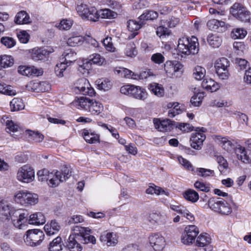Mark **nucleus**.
I'll return each instance as SVG.
<instances>
[{
  "instance_id": "09e8293b",
  "label": "nucleus",
  "mask_w": 251,
  "mask_h": 251,
  "mask_svg": "<svg viewBox=\"0 0 251 251\" xmlns=\"http://www.w3.org/2000/svg\"><path fill=\"white\" fill-rule=\"evenodd\" d=\"M148 194L152 195L155 194L157 195L160 194H165L166 196L169 195V193L166 192L162 188L154 185V186H150L146 191Z\"/></svg>"
},
{
  "instance_id": "39448f33",
  "label": "nucleus",
  "mask_w": 251,
  "mask_h": 251,
  "mask_svg": "<svg viewBox=\"0 0 251 251\" xmlns=\"http://www.w3.org/2000/svg\"><path fill=\"white\" fill-rule=\"evenodd\" d=\"M209 207L214 212L222 215H228L232 212L229 203L221 198H212L208 201Z\"/></svg>"
},
{
  "instance_id": "5701e85b",
  "label": "nucleus",
  "mask_w": 251,
  "mask_h": 251,
  "mask_svg": "<svg viewBox=\"0 0 251 251\" xmlns=\"http://www.w3.org/2000/svg\"><path fill=\"white\" fill-rule=\"evenodd\" d=\"M61 173L58 171H52L50 172V179L49 185L50 187H55L58 185L61 182H63Z\"/></svg>"
},
{
  "instance_id": "4c0bfd02",
  "label": "nucleus",
  "mask_w": 251,
  "mask_h": 251,
  "mask_svg": "<svg viewBox=\"0 0 251 251\" xmlns=\"http://www.w3.org/2000/svg\"><path fill=\"white\" fill-rule=\"evenodd\" d=\"M229 60L225 57H222L216 60L214 63V68L215 69H229Z\"/></svg>"
},
{
  "instance_id": "37998d69",
  "label": "nucleus",
  "mask_w": 251,
  "mask_h": 251,
  "mask_svg": "<svg viewBox=\"0 0 251 251\" xmlns=\"http://www.w3.org/2000/svg\"><path fill=\"white\" fill-rule=\"evenodd\" d=\"M205 93L203 92H199L195 94L191 99L190 102L194 106H199L202 102Z\"/></svg>"
},
{
  "instance_id": "a211bd4d",
  "label": "nucleus",
  "mask_w": 251,
  "mask_h": 251,
  "mask_svg": "<svg viewBox=\"0 0 251 251\" xmlns=\"http://www.w3.org/2000/svg\"><path fill=\"white\" fill-rule=\"evenodd\" d=\"M100 240L108 246H114L118 243V237L113 232H103L100 236Z\"/></svg>"
},
{
  "instance_id": "e433bc0d",
  "label": "nucleus",
  "mask_w": 251,
  "mask_h": 251,
  "mask_svg": "<svg viewBox=\"0 0 251 251\" xmlns=\"http://www.w3.org/2000/svg\"><path fill=\"white\" fill-rule=\"evenodd\" d=\"M84 140L89 143L93 144L99 140V136L97 134L90 133L88 130L84 129L82 132Z\"/></svg>"
},
{
  "instance_id": "2eb2a0df",
  "label": "nucleus",
  "mask_w": 251,
  "mask_h": 251,
  "mask_svg": "<svg viewBox=\"0 0 251 251\" xmlns=\"http://www.w3.org/2000/svg\"><path fill=\"white\" fill-rule=\"evenodd\" d=\"M28 215L26 217V221L23 224V226L27 224L30 225H43L46 222V219L44 215L41 212L31 214L28 218Z\"/></svg>"
},
{
  "instance_id": "c9c22d12",
  "label": "nucleus",
  "mask_w": 251,
  "mask_h": 251,
  "mask_svg": "<svg viewBox=\"0 0 251 251\" xmlns=\"http://www.w3.org/2000/svg\"><path fill=\"white\" fill-rule=\"evenodd\" d=\"M207 40L209 45L213 48L219 47L222 43L221 38L216 34H209L207 36Z\"/></svg>"
},
{
  "instance_id": "052dcab7",
  "label": "nucleus",
  "mask_w": 251,
  "mask_h": 251,
  "mask_svg": "<svg viewBox=\"0 0 251 251\" xmlns=\"http://www.w3.org/2000/svg\"><path fill=\"white\" fill-rule=\"evenodd\" d=\"M251 18L250 11L246 8L243 9V12L241 13L236 18L238 20L243 22H249Z\"/></svg>"
},
{
  "instance_id": "6e6552de",
  "label": "nucleus",
  "mask_w": 251,
  "mask_h": 251,
  "mask_svg": "<svg viewBox=\"0 0 251 251\" xmlns=\"http://www.w3.org/2000/svg\"><path fill=\"white\" fill-rule=\"evenodd\" d=\"M195 130L196 132L192 134L190 138L191 146L193 149L200 150L206 138L204 133L206 129L204 127H196Z\"/></svg>"
},
{
  "instance_id": "412c9836",
  "label": "nucleus",
  "mask_w": 251,
  "mask_h": 251,
  "mask_svg": "<svg viewBox=\"0 0 251 251\" xmlns=\"http://www.w3.org/2000/svg\"><path fill=\"white\" fill-rule=\"evenodd\" d=\"M201 86L203 88L211 92H215L220 88L218 83L215 82L213 79L208 77H205L203 79Z\"/></svg>"
},
{
  "instance_id": "9b49d317",
  "label": "nucleus",
  "mask_w": 251,
  "mask_h": 251,
  "mask_svg": "<svg viewBox=\"0 0 251 251\" xmlns=\"http://www.w3.org/2000/svg\"><path fill=\"white\" fill-rule=\"evenodd\" d=\"M74 85L75 90H77L82 95L93 96L95 94V91L91 86L89 81L85 78L78 79Z\"/></svg>"
},
{
  "instance_id": "c85d7f7f",
  "label": "nucleus",
  "mask_w": 251,
  "mask_h": 251,
  "mask_svg": "<svg viewBox=\"0 0 251 251\" xmlns=\"http://www.w3.org/2000/svg\"><path fill=\"white\" fill-rule=\"evenodd\" d=\"M149 89L158 97H162L164 95V90L161 84L152 83L149 85Z\"/></svg>"
},
{
  "instance_id": "5fc2aeb1",
  "label": "nucleus",
  "mask_w": 251,
  "mask_h": 251,
  "mask_svg": "<svg viewBox=\"0 0 251 251\" xmlns=\"http://www.w3.org/2000/svg\"><path fill=\"white\" fill-rule=\"evenodd\" d=\"M233 47L235 51L239 55H241L244 53V51H246L247 49L245 44L241 42H234Z\"/></svg>"
},
{
  "instance_id": "0eeeda50",
  "label": "nucleus",
  "mask_w": 251,
  "mask_h": 251,
  "mask_svg": "<svg viewBox=\"0 0 251 251\" xmlns=\"http://www.w3.org/2000/svg\"><path fill=\"white\" fill-rule=\"evenodd\" d=\"M45 237L43 232L38 229H29L26 232L24 239L26 245L35 247L41 245Z\"/></svg>"
},
{
  "instance_id": "680f3d73",
  "label": "nucleus",
  "mask_w": 251,
  "mask_h": 251,
  "mask_svg": "<svg viewBox=\"0 0 251 251\" xmlns=\"http://www.w3.org/2000/svg\"><path fill=\"white\" fill-rule=\"evenodd\" d=\"M217 161L219 165V171L221 173H224L225 170L228 168V163L226 160L223 156L220 155L217 156Z\"/></svg>"
},
{
  "instance_id": "6ab92c4d",
  "label": "nucleus",
  "mask_w": 251,
  "mask_h": 251,
  "mask_svg": "<svg viewBox=\"0 0 251 251\" xmlns=\"http://www.w3.org/2000/svg\"><path fill=\"white\" fill-rule=\"evenodd\" d=\"M235 151L238 159L243 162L247 163L251 161V152L248 153V151L245 149V147L241 145H238L235 149Z\"/></svg>"
},
{
  "instance_id": "c03bdc74",
  "label": "nucleus",
  "mask_w": 251,
  "mask_h": 251,
  "mask_svg": "<svg viewBox=\"0 0 251 251\" xmlns=\"http://www.w3.org/2000/svg\"><path fill=\"white\" fill-rule=\"evenodd\" d=\"M245 8L242 4L236 2L231 7L230 13L236 18L241 13L243 12V9Z\"/></svg>"
},
{
  "instance_id": "dca6fc26",
  "label": "nucleus",
  "mask_w": 251,
  "mask_h": 251,
  "mask_svg": "<svg viewBox=\"0 0 251 251\" xmlns=\"http://www.w3.org/2000/svg\"><path fill=\"white\" fill-rule=\"evenodd\" d=\"M144 25L143 21L138 19V21L130 20L127 22V28L129 31L132 32L130 35L128 36L129 39H132L134 38L137 34L138 31L140 29L142 26Z\"/></svg>"
},
{
  "instance_id": "a878e982",
  "label": "nucleus",
  "mask_w": 251,
  "mask_h": 251,
  "mask_svg": "<svg viewBox=\"0 0 251 251\" xmlns=\"http://www.w3.org/2000/svg\"><path fill=\"white\" fill-rule=\"evenodd\" d=\"M63 247L61 237L57 236L50 243L48 249L49 251H60L63 250Z\"/></svg>"
},
{
  "instance_id": "a19ab883",
  "label": "nucleus",
  "mask_w": 251,
  "mask_h": 251,
  "mask_svg": "<svg viewBox=\"0 0 251 251\" xmlns=\"http://www.w3.org/2000/svg\"><path fill=\"white\" fill-rule=\"evenodd\" d=\"M11 111H16L24 109L25 105L21 99H13L10 103Z\"/></svg>"
},
{
  "instance_id": "f8f14e48",
  "label": "nucleus",
  "mask_w": 251,
  "mask_h": 251,
  "mask_svg": "<svg viewBox=\"0 0 251 251\" xmlns=\"http://www.w3.org/2000/svg\"><path fill=\"white\" fill-rule=\"evenodd\" d=\"M17 177L19 180L28 183L34 177V170L30 167L25 165L19 170Z\"/></svg>"
},
{
  "instance_id": "cd10ccee",
  "label": "nucleus",
  "mask_w": 251,
  "mask_h": 251,
  "mask_svg": "<svg viewBox=\"0 0 251 251\" xmlns=\"http://www.w3.org/2000/svg\"><path fill=\"white\" fill-rule=\"evenodd\" d=\"M211 242V238L207 233L201 234L197 238L196 245L198 247H206Z\"/></svg>"
},
{
  "instance_id": "7c9ffc66",
  "label": "nucleus",
  "mask_w": 251,
  "mask_h": 251,
  "mask_svg": "<svg viewBox=\"0 0 251 251\" xmlns=\"http://www.w3.org/2000/svg\"><path fill=\"white\" fill-rule=\"evenodd\" d=\"M92 62L88 59L83 60L78 65V70L84 75H88L91 69Z\"/></svg>"
},
{
  "instance_id": "72a5a7b5",
  "label": "nucleus",
  "mask_w": 251,
  "mask_h": 251,
  "mask_svg": "<svg viewBox=\"0 0 251 251\" xmlns=\"http://www.w3.org/2000/svg\"><path fill=\"white\" fill-rule=\"evenodd\" d=\"M158 13L154 11H148L142 14L138 19L143 21L144 25L146 24L147 21H152L158 17Z\"/></svg>"
},
{
  "instance_id": "e2e57ef3",
  "label": "nucleus",
  "mask_w": 251,
  "mask_h": 251,
  "mask_svg": "<svg viewBox=\"0 0 251 251\" xmlns=\"http://www.w3.org/2000/svg\"><path fill=\"white\" fill-rule=\"evenodd\" d=\"M215 71L218 77L222 80L227 79L230 75L229 69H215Z\"/></svg>"
},
{
  "instance_id": "b1692460",
  "label": "nucleus",
  "mask_w": 251,
  "mask_h": 251,
  "mask_svg": "<svg viewBox=\"0 0 251 251\" xmlns=\"http://www.w3.org/2000/svg\"><path fill=\"white\" fill-rule=\"evenodd\" d=\"M147 93L145 89L133 85L130 96L133 98L144 100L147 98Z\"/></svg>"
},
{
  "instance_id": "603ef678",
  "label": "nucleus",
  "mask_w": 251,
  "mask_h": 251,
  "mask_svg": "<svg viewBox=\"0 0 251 251\" xmlns=\"http://www.w3.org/2000/svg\"><path fill=\"white\" fill-rule=\"evenodd\" d=\"M195 173L197 175L206 177L207 176H209L211 175L213 176L214 174V172L213 170L204 169L202 168H197L196 169V171H195Z\"/></svg>"
},
{
  "instance_id": "bb28decb",
  "label": "nucleus",
  "mask_w": 251,
  "mask_h": 251,
  "mask_svg": "<svg viewBox=\"0 0 251 251\" xmlns=\"http://www.w3.org/2000/svg\"><path fill=\"white\" fill-rule=\"evenodd\" d=\"M29 16L25 11H21L16 14L14 22L17 24H27L30 22Z\"/></svg>"
},
{
  "instance_id": "4d7b16f0",
  "label": "nucleus",
  "mask_w": 251,
  "mask_h": 251,
  "mask_svg": "<svg viewBox=\"0 0 251 251\" xmlns=\"http://www.w3.org/2000/svg\"><path fill=\"white\" fill-rule=\"evenodd\" d=\"M0 42L7 48H11L16 44V41L10 37H2L0 39Z\"/></svg>"
},
{
  "instance_id": "49530a36",
  "label": "nucleus",
  "mask_w": 251,
  "mask_h": 251,
  "mask_svg": "<svg viewBox=\"0 0 251 251\" xmlns=\"http://www.w3.org/2000/svg\"><path fill=\"white\" fill-rule=\"evenodd\" d=\"M247 34V31L244 28H237L233 29L231 33V36L232 38L243 39Z\"/></svg>"
},
{
  "instance_id": "864d4df0",
  "label": "nucleus",
  "mask_w": 251,
  "mask_h": 251,
  "mask_svg": "<svg viewBox=\"0 0 251 251\" xmlns=\"http://www.w3.org/2000/svg\"><path fill=\"white\" fill-rule=\"evenodd\" d=\"M50 172L46 169L40 170L37 173L38 179L41 181H50Z\"/></svg>"
},
{
  "instance_id": "69168bd1",
  "label": "nucleus",
  "mask_w": 251,
  "mask_h": 251,
  "mask_svg": "<svg viewBox=\"0 0 251 251\" xmlns=\"http://www.w3.org/2000/svg\"><path fill=\"white\" fill-rule=\"evenodd\" d=\"M38 81H31L29 82L26 85V89L28 91L39 93Z\"/></svg>"
},
{
  "instance_id": "aec40b11",
  "label": "nucleus",
  "mask_w": 251,
  "mask_h": 251,
  "mask_svg": "<svg viewBox=\"0 0 251 251\" xmlns=\"http://www.w3.org/2000/svg\"><path fill=\"white\" fill-rule=\"evenodd\" d=\"M60 229L61 226L56 220H52L50 223H47L44 226V230L48 236L57 234Z\"/></svg>"
},
{
  "instance_id": "0e129e2a",
  "label": "nucleus",
  "mask_w": 251,
  "mask_h": 251,
  "mask_svg": "<svg viewBox=\"0 0 251 251\" xmlns=\"http://www.w3.org/2000/svg\"><path fill=\"white\" fill-rule=\"evenodd\" d=\"M97 85L100 89L108 90L111 87V83L108 79H99L97 80Z\"/></svg>"
},
{
  "instance_id": "f257e3e1",
  "label": "nucleus",
  "mask_w": 251,
  "mask_h": 251,
  "mask_svg": "<svg viewBox=\"0 0 251 251\" xmlns=\"http://www.w3.org/2000/svg\"><path fill=\"white\" fill-rule=\"evenodd\" d=\"M91 230L78 226L73 227V231L69 236L67 247L70 251H81V243L94 244L96 242V238L90 235Z\"/></svg>"
},
{
  "instance_id": "58836bf2",
  "label": "nucleus",
  "mask_w": 251,
  "mask_h": 251,
  "mask_svg": "<svg viewBox=\"0 0 251 251\" xmlns=\"http://www.w3.org/2000/svg\"><path fill=\"white\" fill-rule=\"evenodd\" d=\"M205 69L200 66H197L193 69V76L197 80L203 78L205 75Z\"/></svg>"
},
{
  "instance_id": "bf43d9fd",
  "label": "nucleus",
  "mask_w": 251,
  "mask_h": 251,
  "mask_svg": "<svg viewBox=\"0 0 251 251\" xmlns=\"http://www.w3.org/2000/svg\"><path fill=\"white\" fill-rule=\"evenodd\" d=\"M90 8H88L87 5L81 3L78 5L76 7V11L78 14L82 18H85L87 14H88Z\"/></svg>"
},
{
  "instance_id": "423d86ee",
  "label": "nucleus",
  "mask_w": 251,
  "mask_h": 251,
  "mask_svg": "<svg viewBox=\"0 0 251 251\" xmlns=\"http://www.w3.org/2000/svg\"><path fill=\"white\" fill-rule=\"evenodd\" d=\"M77 59L76 54L72 50H66L61 58L62 62L57 64L54 68L56 75L59 77L63 76V72L67 67L72 64Z\"/></svg>"
},
{
  "instance_id": "3c124183",
  "label": "nucleus",
  "mask_w": 251,
  "mask_h": 251,
  "mask_svg": "<svg viewBox=\"0 0 251 251\" xmlns=\"http://www.w3.org/2000/svg\"><path fill=\"white\" fill-rule=\"evenodd\" d=\"M125 52L127 56L133 57L137 54L135 45L133 42H130L127 44L125 49Z\"/></svg>"
},
{
  "instance_id": "de8ad7c7",
  "label": "nucleus",
  "mask_w": 251,
  "mask_h": 251,
  "mask_svg": "<svg viewBox=\"0 0 251 251\" xmlns=\"http://www.w3.org/2000/svg\"><path fill=\"white\" fill-rule=\"evenodd\" d=\"M88 14L85 18L89 21L96 22L100 17L99 11H98L94 7H91Z\"/></svg>"
},
{
  "instance_id": "a18cd8bd",
  "label": "nucleus",
  "mask_w": 251,
  "mask_h": 251,
  "mask_svg": "<svg viewBox=\"0 0 251 251\" xmlns=\"http://www.w3.org/2000/svg\"><path fill=\"white\" fill-rule=\"evenodd\" d=\"M88 59L92 62V64L93 63L99 66L102 65L105 62V58L98 53H94L90 55Z\"/></svg>"
},
{
  "instance_id": "13d9d810",
  "label": "nucleus",
  "mask_w": 251,
  "mask_h": 251,
  "mask_svg": "<svg viewBox=\"0 0 251 251\" xmlns=\"http://www.w3.org/2000/svg\"><path fill=\"white\" fill-rule=\"evenodd\" d=\"M178 160L179 163L181 164L185 169L188 171L193 172L195 173L196 170L194 169V167L190 161L184 159L181 156L178 157Z\"/></svg>"
},
{
  "instance_id": "f03ea898",
  "label": "nucleus",
  "mask_w": 251,
  "mask_h": 251,
  "mask_svg": "<svg viewBox=\"0 0 251 251\" xmlns=\"http://www.w3.org/2000/svg\"><path fill=\"white\" fill-rule=\"evenodd\" d=\"M28 212L24 209H15L7 203L0 201V219L4 221L11 218L13 226L22 229L26 221Z\"/></svg>"
},
{
  "instance_id": "ddd939ff",
  "label": "nucleus",
  "mask_w": 251,
  "mask_h": 251,
  "mask_svg": "<svg viewBox=\"0 0 251 251\" xmlns=\"http://www.w3.org/2000/svg\"><path fill=\"white\" fill-rule=\"evenodd\" d=\"M150 245L155 251H161L165 246L164 238L159 233H154L149 237Z\"/></svg>"
},
{
  "instance_id": "8fccbe9b",
  "label": "nucleus",
  "mask_w": 251,
  "mask_h": 251,
  "mask_svg": "<svg viewBox=\"0 0 251 251\" xmlns=\"http://www.w3.org/2000/svg\"><path fill=\"white\" fill-rule=\"evenodd\" d=\"M28 192L26 191H20L15 196V201L22 205H25Z\"/></svg>"
},
{
  "instance_id": "20e7f679",
  "label": "nucleus",
  "mask_w": 251,
  "mask_h": 251,
  "mask_svg": "<svg viewBox=\"0 0 251 251\" xmlns=\"http://www.w3.org/2000/svg\"><path fill=\"white\" fill-rule=\"evenodd\" d=\"M80 108L93 115H98L103 110L102 104L95 100L85 97H81L76 101Z\"/></svg>"
},
{
  "instance_id": "f3484780",
  "label": "nucleus",
  "mask_w": 251,
  "mask_h": 251,
  "mask_svg": "<svg viewBox=\"0 0 251 251\" xmlns=\"http://www.w3.org/2000/svg\"><path fill=\"white\" fill-rule=\"evenodd\" d=\"M182 68V65L177 61H167L164 64V70L167 74L173 75Z\"/></svg>"
},
{
  "instance_id": "2f4dec72",
  "label": "nucleus",
  "mask_w": 251,
  "mask_h": 251,
  "mask_svg": "<svg viewBox=\"0 0 251 251\" xmlns=\"http://www.w3.org/2000/svg\"><path fill=\"white\" fill-rule=\"evenodd\" d=\"M25 132L26 135H28L29 139L35 142H41L44 139V136L38 131L35 132L30 130H26Z\"/></svg>"
},
{
  "instance_id": "c756f323",
  "label": "nucleus",
  "mask_w": 251,
  "mask_h": 251,
  "mask_svg": "<svg viewBox=\"0 0 251 251\" xmlns=\"http://www.w3.org/2000/svg\"><path fill=\"white\" fill-rule=\"evenodd\" d=\"M183 196L184 198L188 201L194 203L198 201L199 199L198 193L193 189H188L185 191Z\"/></svg>"
},
{
  "instance_id": "774afa93",
  "label": "nucleus",
  "mask_w": 251,
  "mask_h": 251,
  "mask_svg": "<svg viewBox=\"0 0 251 251\" xmlns=\"http://www.w3.org/2000/svg\"><path fill=\"white\" fill-rule=\"evenodd\" d=\"M151 60L156 64H160L165 61L164 56L160 53H156L152 55Z\"/></svg>"
},
{
  "instance_id": "338daca9",
  "label": "nucleus",
  "mask_w": 251,
  "mask_h": 251,
  "mask_svg": "<svg viewBox=\"0 0 251 251\" xmlns=\"http://www.w3.org/2000/svg\"><path fill=\"white\" fill-rule=\"evenodd\" d=\"M72 25V22L70 20H63L56 26L60 30H68Z\"/></svg>"
},
{
  "instance_id": "393cba45",
  "label": "nucleus",
  "mask_w": 251,
  "mask_h": 251,
  "mask_svg": "<svg viewBox=\"0 0 251 251\" xmlns=\"http://www.w3.org/2000/svg\"><path fill=\"white\" fill-rule=\"evenodd\" d=\"M156 128L160 131L167 132L171 130L172 128V121L169 119L154 122Z\"/></svg>"
},
{
  "instance_id": "4468645a",
  "label": "nucleus",
  "mask_w": 251,
  "mask_h": 251,
  "mask_svg": "<svg viewBox=\"0 0 251 251\" xmlns=\"http://www.w3.org/2000/svg\"><path fill=\"white\" fill-rule=\"evenodd\" d=\"M214 139L223 149L228 152H231L235 149L233 140H231L227 137H222L220 135H215Z\"/></svg>"
},
{
  "instance_id": "6e6d98bb",
  "label": "nucleus",
  "mask_w": 251,
  "mask_h": 251,
  "mask_svg": "<svg viewBox=\"0 0 251 251\" xmlns=\"http://www.w3.org/2000/svg\"><path fill=\"white\" fill-rule=\"evenodd\" d=\"M100 17L101 18H113L117 15V13L111 10L105 8L99 10Z\"/></svg>"
},
{
  "instance_id": "473e14b6",
  "label": "nucleus",
  "mask_w": 251,
  "mask_h": 251,
  "mask_svg": "<svg viewBox=\"0 0 251 251\" xmlns=\"http://www.w3.org/2000/svg\"><path fill=\"white\" fill-rule=\"evenodd\" d=\"M18 71L20 74L26 76H30L33 75H39L37 73L36 69L32 67L21 66L19 67Z\"/></svg>"
},
{
  "instance_id": "1a4fd4ad",
  "label": "nucleus",
  "mask_w": 251,
  "mask_h": 251,
  "mask_svg": "<svg viewBox=\"0 0 251 251\" xmlns=\"http://www.w3.org/2000/svg\"><path fill=\"white\" fill-rule=\"evenodd\" d=\"M184 231L185 234L182 235L181 241L183 244L186 245L192 244L200 232L199 228L195 225L186 226Z\"/></svg>"
},
{
  "instance_id": "79ce46f5",
  "label": "nucleus",
  "mask_w": 251,
  "mask_h": 251,
  "mask_svg": "<svg viewBox=\"0 0 251 251\" xmlns=\"http://www.w3.org/2000/svg\"><path fill=\"white\" fill-rule=\"evenodd\" d=\"M0 93L8 96H14L16 95V91L12 88L11 86L0 82Z\"/></svg>"
},
{
  "instance_id": "ea45409f",
  "label": "nucleus",
  "mask_w": 251,
  "mask_h": 251,
  "mask_svg": "<svg viewBox=\"0 0 251 251\" xmlns=\"http://www.w3.org/2000/svg\"><path fill=\"white\" fill-rule=\"evenodd\" d=\"M84 38L81 36H75L70 37L67 41V44L72 47L81 45L84 42Z\"/></svg>"
},
{
  "instance_id": "7ed1b4c3",
  "label": "nucleus",
  "mask_w": 251,
  "mask_h": 251,
  "mask_svg": "<svg viewBox=\"0 0 251 251\" xmlns=\"http://www.w3.org/2000/svg\"><path fill=\"white\" fill-rule=\"evenodd\" d=\"M178 50L185 55L195 54L199 51L198 39L193 36L190 37H182L178 41Z\"/></svg>"
},
{
  "instance_id": "4be33fe9",
  "label": "nucleus",
  "mask_w": 251,
  "mask_h": 251,
  "mask_svg": "<svg viewBox=\"0 0 251 251\" xmlns=\"http://www.w3.org/2000/svg\"><path fill=\"white\" fill-rule=\"evenodd\" d=\"M49 54L50 52L45 49H34L31 53V58L36 61L42 60L45 59Z\"/></svg>"
},
{
  "instance_id": "9d476101",
  "label": "nucleus",
  "mask_w": 251,
  "mask_h": 251,
  "mask_svg": "<svg viewBox=\"0 0 251 251\" xmlns=\"http://www.w3.org/2000/svg\"><path fill=\"white\" fill-rule=\"evenodd\" d=\"M179 22V19L175 17H171L170 18L166 20L164 22V25H161L157 27L156 30V34L160 37L163 38L166 36L170 35L171 31L165 26H167L170 28L175 27Z\"/></svg>"
},
{
  "instance_id": "f704fd0d",
  "label": "nucleus",
  "mask_w": 251,
  "mask_h": 251,
  "mask_svg": "<svg viewBox=\"0 0 251 251\" xmlns=\"http://www.w3.org/2000/svg\"><path fill=\"white\" fill-rule=\"evenodd\" d=\"M13 64L14 60L11 56L6 55L0 56V70L2 68L10 67Z\"/></svg>"
}]
</instances>
